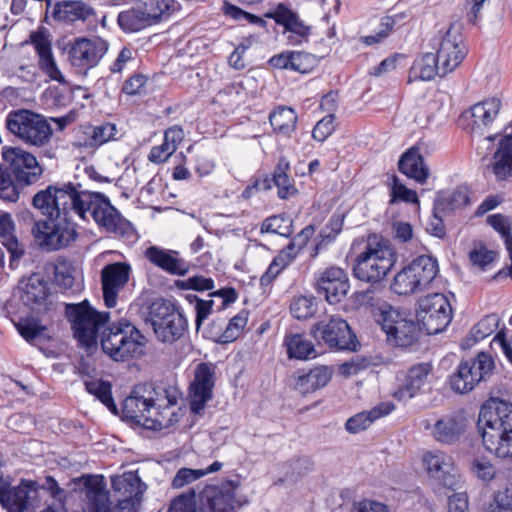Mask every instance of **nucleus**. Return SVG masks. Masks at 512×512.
Returning <instances> with one entry per match:
<instances>
[{
  "label": "nucleus",
  "instance_id": "1",
  "mask_svg": "<svg viewBox=\"0 0 512 512\" xmlns=\"http://www.w3.org/2000/svg\"><path fill=\"white\" fill-rule=\"evenodd\" d=\"M32 205L46 217L36 221L32 228L36 242L46 251L66 248L77 239L75 217L86 220L91 215L100 227L115 234H124L128 226L107 196L71 181L51 184L38 191Z\"/></svg>",
  "mask_w": 512,
  "mask_h": 512
},
{
  "label": "nucleus",
  "instance_id": "2",
  "mask_svg": "<svg viewBox=\"0 0 512 512\" xmlns=\"http://www.w3.org/2000/svg\"><path fill=\"white\" fill-rule=\"evenodd\" d=\"M396 253L390 243L376 234L370 235L365 247L353 263V275L360 281L378 283L396 262Z\"/></svg>",
  "mask_w": 512,
  "mask_h": 512
},
{
  "label": "nucleus",
  "instance_id": "3",
  "mask_svg": "<svg viewBox=\"0 0 512 512\" xmlns=\"http://www.w3.org/2000/svg\"><path fill=\"white\" fill-rule=\"evenodd\" d=\"M101 346L114 361H126L143 354L145 337L130 321L121 319L103 331Z\"/></svg>",
  "mask_w": 512,
  "mask_h": 512
},
{
  "label": "nucleus",
  "instance_id": "4",
  "mask_svg": "<svg viewBox=\"0 0 512 512\" xmlns=\"http://www.w3.org/2000/svg\"><path fill=\"white\" fill-rule=\"evenodd\" d=\"M5 123L7 130L27 145L43 147L53 135L47 119L27 109L10 111Z\"/></svg>",
  "mask_w": 512,
  "mask_h": 512
},
{
  "label": "nucleus",
  "instance_id": "5",
  "mask_svg": "<svg viewBox=\"0 0 512 512\" xmlns=\"http://www.w3.org/2000/svg\"><path fill=\"white\" fill-rule=\"evenodd\" d=\"M147 321L151 323L157 339L173 344L185 333L188 323L184 315L168 300L157 299L149 306Z\"/></svg>",
  "mask_w": 512,
  "mask_h": 512
},
{
  "label": "nucleus",
  "instance_id": "6",
  "mask_svg": "<svg viewBox=\"0 0 512 512\" xmlns=\"http://www.w3.org/2000/svg\"><path fill=\"white\" fill-rule=\"evenodd\" d=\"M65 314L71 323L74 337L82 346L87 347L96 343L99 329L109 317V313L98 312L87 300L77 304H67Z\"/></svg>",
  "mask_w": 512,
  "mask_h": 512
},
{
  "label": "nucleus",
  "instance_id": "7",
  "mask_svg": "<svg viewBox=\"0 0 512 512\" xmlns=\"http://www.w3.org/2000/svg\"><path fill=\"white\" fill-rule=\"evenodd\" d=\"M494 366L492 356L486 352H480L475 358L462 361L449 377L451 389L459 394L472 391L477 384L492 374Z\"/></svg>",
  "mask_w": 512,
  "mask_h": 512
},
{
  "label": "nucleus",
  "instance_id": "8",
  "mask_svg": "<svg viewBox=\"0 0 512 512\" xmlns=\"http://www.w3.org/2000/svg\"><path fill=\"white\" fill-rule=\"evenodd\" d=\"M377 322L387 335L389 342L396 346L407 347L419 337L420 327L413 318L391 306L381 309Z\"/></svg>",
  "mask_w": 512,
  "mask_h": 512
},
{
  "label": "nucleus",
  "instance_id": "9",
  "mask_svg": "<svg viewBox=\"0 0 512 512\" xmlns=\"http://www.w3.org/2000/svg\"><path fill=\"white\" fill-rule=\"evenodd\" d=\"M417 320L429 335H435L450 324L452 308L447 297L442 293H433L418 300Z\"/></svg>",
  "mask_w": 512,
  "mask_h": 512
},
{
  "label": "nucleus",
  "instance_id": "10",
  "mask_svg": "<svg viewBox=\"0 0 512 512\" xmlns=\"http://www.w3.org/2000/svg\"><path fill=\"white\" fill-rule=\"evenodd\" d=\"M313 337L334 350L354 351L357 347L356 336L347 321L339 316H329L315 323L311 328Z\"/></svg>",
  "mask_w": 512,
  "mask_h": 512
},
{
  "label": "nucleus",
  "instance_id": "11",
  "mask_svg": "<svg viewBox=\"0 0 512 512\" xmlns=\"http://www.w3.org/2000/svg\"><path fill=\"white\" fill-rule=\"evenodd\" d=\"M168 410L158 411L151 399L135 393L128 396L122 404V412L127 419L151 430H161L169 426L171 419L167 417L170 414Z\"/></svg>",
  "mask_w": 512,
  "mask_h": 512
},
{
  "label": "nucleus",
  "instance_id": "12",
  "mask_svg": "<svg viewBox=\"0 0 512 512\" xmlns=\"http://www.w3.org/2000/svg\"><path fill=\"white\" fill-rule=\"evenodd\" d=\"M478 429L482 441L492 443V438L500 433L512 430V403L505 400H494L481 407L478 418Z\"/></svg>",
  "mask_w": 512,
  "mask_h": 512
},
{
  "label": "nucleus",
  "instance_id": "13",
  "mask_svg": "<svg viewBox=\"0 0 512 512\" xmlns=\"http://www.w3.org/2000/svg\"><path fill=\"white\" fill-rule=\"evenodd\" d=\"M82 481L87 512H137V501L117 500L118 504L111 508L103 476L88 475L82 477Z\"/></svg>",
  "mask_w": 512,
  "mask_h": 512
},
{
  "label": "nucleus",
  "instance_id": "14",
  "mask_svg": "<svg viewBox=\"0 0 512 512\" xmlns=\"http://www.w3.org/2000/svg\"><path fill=\"white\" fill-rule=\"evenodd\" d=\"M109 50V43L98 36L75 38L69 49L73 67L88 70L96 67Z\"/></svg>",
  "mask_w": 512,
  "mask_h": 512
},
{
  "label": "nucleus",
  "instance_id": "15",
  "mask_svg": "<svg viewBox=\"0 0 512 512\" xmlns=\"http://www.w3.org/2000/svg\"><path fill=\"white\" fill-rule=\"evenodd\" d=\"M2 157L15 179L23 185L36 183L43 173L36 157L22 148L4 146Z\"/></svg>",
  "mask_w": 512,
  "mask_h": 512
},
{
  "label": "nucleus",
  "instance_id": "16",
  "mask_svg": "<svg viewBox=\"0 0 512 512\" xmlns=\"http://www.w3.org/2000/svg\"><path fill=\"white\" fill-rule=\"evenodd\" d=\"M501 107L497 98H490L464 111L459 123L474 136H485L496 120Z\"/></svg>",
  "mask_w": 512,
  "mask_h": 512
},
{
  "label": "nucleus",
  "instance_id": "17",
  "mask_svg": "<svg viewBox=\"0 0 512 512\" xmlns=\"http://www.w3.org/2000/svg\"><path fill=\"white\" fill-rule=\"evenodd\" d=\"M265 16L273 19L276 24L283 26L282 36L285 38L287 45L299 46L308 42L311 27L305 24L299 15L287 5L279 3Z\"/></svg>",
  "mask_w": 512,
  "mask_h": 512
},
{
  "label": "nucleus",
  "instance_id": "18",
  "mask_svg": "<svg viewBox=\"0 0 512 512\" xmlns=\"http://www.w3.org/2000/svg\"><path fill=\"white\" fill-rule=\"evenodd\" d=\"M215 386V369L207 363H200L195 369L194 379L190 383L188 402L190 411L200 415L212 399Z\"/></svg>",
  "mask_w": 512,
  "mask_h": 512
},
{
  "label": "nucleus",
  "instance_id": "19",
  "mask_svg": "<svg viewBox=\"0 0 512 512\" xmlns=\"http://www.w3.org/2000/svg\"><path fill=\"white\" fill-rule=\"evenodd\" d=\"M468 424L465 412L457 410L440 416L433 424L426 421L424 428L437 442L453 444L465 433Z\"/></svg>",
  "mask_w": 512,
  "mask_h": 512
},
{
  "label": "nucleus",
  "instance_id": "20",
  "mask_svg": "<svg viewBox=\"0 0 512 512\" xmlns=\"http://www.w3.org/2000/svg\"><path fill=\"white\" fill-rule=\"evenodd\" d=\"M467 54L463 35L455 26H451L438 42L437 57L444 73L454 71Z\"/></svg>",
  "mask_w": 512,
  "mask_h": 512
},
{
  "label": "nucleus",
  "instance_id": "21",
  "mask_svg": "<svg viewBox=\"0 0 512 512\" xmlns=\"http://www.w3.org/2000/svg\"><path fill=\"white\" fill-rule=\"evenodd\" d=\"M423 464L430 478L440 486L455 489L460 476L455 468L453 458L445 452L429 451L423 456Z\"/></svg>",
  "mask_w": 512,
  "mask_h": 512
},
{
  "label": "nucleus",
  "instance_id": "22",
  "mask_svg": "<svg viewBox=\"0 0 512 512\" xmlns=\"http://www.w3.org/2000/svg\"><path fill=\"white\" fill-rule=\"evenodd\" d=\"M38 495V484L22 480L18 486L0 487V503L7 512H31Z\"/></svg>",
  "mask_w": 512,
  "mask_h": 512
},
{
  "label": "nucleus",
  "instance_id": "23",
  "mask_svg": "<svg viewBox=\"0 0 512 512\" xmlns=\"http://www.w3.org/2000/svg\"><path fill=\"white\" fill-rule=\"evenodd\" d=\"M132 268L126 262L110 263L101 271V283L105 305L113 308L117 305L119 293L127 285Z\"/></svg>",
  "mask_w": 512,
  "mask_h": 512
},
{
  "label": "nucleus",
  "instance_id": "24",
  "mask_svg": "<svg viewBox=\"0 0 512 512\" xmlns=\"http://www.w3.org/2000/svg\"><path fill=\"white\" fill-rule=\"evenodd\" d=\"M349 288L348 275L339 267L326 268L317 277V292L330 304L339 303L347 295Z\"/></svg>",
  "mask_w": 512,
  "mask_h": 512
},
{
  "label": "nucleus",
  "instance_id": "25",
  "mask_svg": "<svg viewBox=\"0 0 512 512\" xmlns=\"http://www.w3.org/2000/svg\"><path fill=\"white\" fill-rule=\"evenodd\" d=\"M21 302L32 311L40 312L47 307L50 295L49 282L41 273L23 277L18 285Z\"/></svg>",
  "mask_w": 512,
  "mask_h": 512
},
{
  "label": "nucleus",
  "instance_id": "26",
  "mask_svg": "<svg viewBox=\"0 0 512 512\" xmlns=\"http://www.w3.org/2000/svg\"><path fill=\"white\" fill-rule=\"evenodd\" d=\"M30 43L34 46L38 56V66L40 70L49 77L50 80L59 83H65V77L57 66L52 52V43L50 35L45 28H40L30 34Z\"/></svg>",
  "mask_w": 512,
  "mask_h": 512
},
{
  "label": "nucleus",
  "instance_id": "27",
  "mask_svg": "<svg viewBox=\"0 0 512 512\" xmlns=\"http://www.w3.org/2000/svg\"><path fill=\"white\" fill-rule=\"evenodd\" d=\"M51 15L60 22L72 24L81 21L93 27L99 21L95 9L82 1H59L54 4Z\"/></svg>",
  "mask_w": 512,
  "mask_h": 512
},
{
  "label": "nucleus",
  "instance_id": "28",
  "mask_svg": "<svg viewBox=\"0 0 512 512\" xmlns=\"http://www.w3.org/2000/svg\"><path fill=\"white\" fill-rule=\"evenodd\" d=\"M432 369V365L428 362L411 366L404 382L394 391L393 396L399 401H408L422 393Z\"/></svg>",
  "mask_w": 512,
  "mask_h": 512
},
{
  "label": "nucleus",
  "instance_id": "29",
  "mask_svg": "<svg viewBox=\"0 0 512 512\" xmlns=\"http://www.w3.org/2000/svg\"><path fill=\"white\" fill-rule=\"evenodd\" d=\"M116 133V126L111 123H103L97 126L87 125L79 129L73 145L77 148L95 151L100 146L113 140Z\"/></svg>",
  "mask_w": 512,
  "mask_h": 512
},
{
  "label": "nucleus",
  "instance_id": "30",
  "mask_svg": "<svg viewBox=\"0 0 512 512\" xmlns=\"http://www.w3.org/2000/svg\"><path fill=\"white\" fill-rule=\"evenodd\" d=\"M144 254L153 265L169 274L184 276L189 270L188 263L179 257L178 251L150 246Z\"/></svg>",
  "mask_w": 512,
  "mask_h": 512
},
{
  "label": "nucleus",
  "instance_id": "31",
  "mask_svg": "<svg viewBox=\"0 0 512 512\" xmlns=\"http://www.w3.org/2000/svg\"><path fill=\"white\" fill-rule=\"evenodd\" d=\"M112 489L117 500L137 501L146 490L137 472L129 471L111 477Z\"/></svg>",
  "mask_w": 512,
  "mask_h": 512
},
{
  "label": "nucleus",
  "instance_id": "32",
  "mask_svg": "<svg viewBox=\"0 0 512 512\" xmlns=\"http://www.w3.org/2000/svg\"><path fill=\"white\" fill-rule=\"evenodd\" d=\"M398 169L406 177L420 185L427 183L430 176V169L417 147H411L401 155Z\"/></svg>",
  "mask_w": 512,
  "mask_h": 512
},
{
  "label": "nucleus",
  "instance_id": "33",
  "mask_svg": "<svg viewBox=\"0 0 512 512\" xmlns=\"http://www.w3.org/2000/svg\"><path fill=\"white\" fill-rule=\"evenodd\" d=\"M394 409L395 405L392 402H381L369 411H363L350 417L346 421L345 428L349 433H359L370 427L377 419L389 415Z\"/></svg>",
  "mask_w": 512,
  "mask_h": 512
},
{
  "label": "nucleus",
  "instance_id": "34",
  "mask_svg": "<svg viewBox=\"0 0 512 512\" xmlns=\"http://www.w3.org/2000/svg\"><path fill=\"white\" fill-rule=\"evenodd\" d=\"M333 373L332 367L315 366L309 372L298 376L295 387L303 395L315 392L329 383Z\"/></svg>",
  "mask_w": 512,
  "mask_h": 512
},
{
  "label": "nucleus",
  "instance_id": "35",
  "mask_svg": "<svg viewBox=\"0 0 512 512\" xmlns=\"http://www.w3.org/2000/svg\"><path fill=\"white\" fill-rule=\"evenodd\" d=\"M469 201L468 187L464 185L458 186L453 191L439 192L434 201L433 211H435V213L448 214L466 206Z\"/></svg>",
  "mask_w": 512,
  "mask_h": 512
},
{
  "label": "nucleus",
  "instance_id": "36",
  "mask_svg": "<svg viewBox=\"0 0 512 512\" xmlns=\"http://www.w3.org/2000/svg\"><path fill=\"white\" fill-rule=\"evenodd\" d=\"M492 170L498 180L512 176V135L503 137L493 156Z\"/></svg>",
  "mask_w": 512,
  "mask_h": 512
},
{
  "label": "nucleus",
  "instance_id": "37",
  "mask_svg": "<svg viewBox=\"0 0 512 512\" xmlns=\"http://www.w3.org/2000/svg\"><path fill=\"white\" fill-rule=\"evenodd\" d=\"M409 265L416 276V283L421 291L430 286L439 272L437 260L429 255H421L412 260Z\"/></svg>",
  "mask_w": 512,
  "mask_h": 512
},
{
  "label": "nucleus",
  "instance_id": "38",
  "mask_svg": "<svg viewBox=\"0 0 512 512\" xmlns=\"http://www.w3.org/2000/svg\"><path fill=\"white\" fill-rule=\"evenodd\" d=\"M447 74L442 71L441 63L433 53H425L418 57L410 70V78L423 81H429L436 75L443 77Z\"/></svg>",
  "mask_w": 512,
  "mask_h": 512
},
{
  "label": "nucleus",
  "instance_id": "39",
  "mask_svg": "<svg viewBox=\"0 0 512 512\" xmlns=\"http://www.w3.org/2000/svg\"><path fill=\"white\" fill-rule=\"evenodd\" d=\"M298 116L294 109L279 106L269 115V122L273 131L281 136L290 137L297 126Z\"/></svg>",
  "mask_w": 512,
  "mask_h": 512
},
{
  "label": "nucleus",
  "instance_id": "40",
  "mask_svg": "<svg viewBox=\"0 0 512 512\" xmlns=\"http://www.w3.org/2000/svg\"><path fill=\"white\" fill-rule=\"evenodd\" d=\"M15 225L9 213L0 211V239L10 253L11 264L23 256V249L14 235Z\"/></svg>",
  "mask_w": 512,
  "mask_h": 512
},
{
  "label": "nucleus",
  "instance_id": "41",
  "mask_svg": "<svg viewBox=\"0 0 512 512\" xmlns=\"http://www.w3.org/2000/svg\"><path fill=\"white\" fill-rule=\"evenodd\" d=\"M284 345L290 359L308 360L317 356L313 343L302 334L287 335Z\"/></svg>",
  "mask_w": 512,
  "mask_h": 512
},
{
  "label": "nucleus",
  "instance_id": "42",
  "mask_svg": "<svg viewBox=\"0 0 512 512\" xmlns=\"http://www.w3.org/2000/svg\"><path fill=\"white\" fill-rule=\"evenodd\" d=\"M289 170V161L285 157L279 158L273 172L272 181L278 188V196L281 199H288L297 191L288 175Z\"/></svg>",
  "mask_w": 512,
  "mask_h": 512
},
{
  "label": "nucleus",
  "instance_id": "43",
  "mask_svg": "<svg viewBox=\"0 0 512 512\" xmlns=\"http://www.w3.org/2000/svg\"><path fill=\"white\" fill-rule=\"evenodd\" d=\"M138 3L153 24L168 19L176 10L175 0H138Z\"/></svg>",
  "mask_w": 512,
  "mask_h": 512
},
{
  "label": "nucleus",
  "instance_id": "44",
  "mask_svg": "<svg viewBox=\"0 0 512 512\" xmlns=\"http://www.w3.org/2000/svg\"><path fill=\"white\" fill-rule=\"evenodd\" d=\"M144 12L139 3L134 8L120 12L117 19L119 26L126 32H136L153 24Z\"/></svg>",
  "mask_w": 512,
  "mask_h": 512
},
{
  "label": "nucleus",
  "instance_id": "45",
  "mask_svg": "<svg viewBox=\"0 0 512 512\" xmlns=\"http://www.w3.org/2000/svg\"><path fill=\"white\" fill-rule=\"evenodd\" d=\"M222 467H223L222 462L215 461L205 469L181 468L176 473V475L172 481V486L174 488H182L186 484H189L195 480H198L208 474L220 471L222 469Z\"/></svg>",
  "mask_w": 512,
  "mask_h": 512
},
{
  "label": "nucleus",
  "instance_id": "46",
  "mask_svg": "<svg viewBox=\"0 0 512 512\" xmlns=\"http://www.w3.org/2000/svg\"><path fill=\"white\" fill-rule=\"evenodd\" d=\"M416 281V276L408 264L395 275L391 284V288L398 295H410L418 293L421 292V290Z\"/></svg>",
  "mask_w": 512,
  "mask_h": 512
},
{
  "label": "nucleus",
  "instance_id": "47",
  "mask_svg": "<svg viewBox=\"0 0 512 512\" xmlns=\"http://www.w3.org/2000/svg\"><path fill=\"white\" fill-rule=\"evenodd\" d=\"M22 182L13 177L8 168L0 163V199L7 202H16L19 199Z\"/></svg>",
  "mask_w": 512,
  "mask_h": 512
},
{
  "label": "nucleus",
  "instance_id": "48",
  "mask_svg": "<svg viewBox=\"0 0 512 512\" xmlns=\"http://www.w3.org/2000/svg\"><path fill=\"white\" fill-rule=\"evenodd\" d=\"M487 223L497 231L503 238L505 247L509 253L511 265L509 267L508 275L512 277V234L511 223L507 216L500 213L488 216Z\"/></svg>",
  "mask_w": 512,
  "mask_h": 512
},
{
  "label": "nucleus",
  "instance_id": "49",
  "mask_svg": "<svg viewBox=\"0 0 512 512\" xmlns=\"http://www.w3.org/2000/svg\"><path fill=\"white\" fill-rule=\"evenodd\" d=\"M485 449L500 459L512 461V430L500 433L499 437L492 438V443L482 441Z\"/></svg>",
  "mask_w": 512,
  "mask_h": 512
},
{
  "label": "nucleus",
  "instance_id": "50",
  "mask_svg": "<svg viewBox=\"0 0 512 512\" xmlns=\"http://www.w3.org/2000/svg\"><path fill=\"white\" fill-rule=\"evenodd\" d=\"M248 321V314L246 311H241L233 318L223 330L222 325L219 326L218 341L221 343H229L236 340L241 334Z\"/></svg>",
  "mask_w": 512,
  "mask_h": 512
},
{
  "label": "nucleus",
  "instance_id": "51",
  "mask_svg": "<svg viewBox=\"0 0 512 512\" xmlns=\"http://www.w3.org/2000/svg\"><path fill=\"white\" fill-rule=\"evenodd\" d=\"M86 390L99 399L112 413H117V406L112 397V388L108 382L90 380L85 382Z\"/></svg>",
  "mask_w": 512,
  "mask_h": 512
},
{
  "label": "nucleus",
  "instance_id": "52",
  "mask_svg": "<svg viewBox=\"0 0 512 512\" xmlns=\"http://www.w3.org/2000/svg\"><path fill=\"white\" fill-rule=\"evenodd\" d=\"M260 232L289 237L293 232L292 220L284 214L270 216L262 222Z\"/></svg>",
  "mask_w": 512,
  "mask_h": 512
},
{
  "label": "nucleus",
  "instance_id": "53",
  "mask_svg": "<svg viewBox=\"0 0 512 512\" xmlns=\"http://www.w3.org/2000/svg\"><path fill=\"white\" fill-rule=\"evenodd\" d=\"M500 319L496 314H489L482 318L471 330L475 342L485 339L497 330Z\"/></svg>",
  "mask_w": 512,
  "mask_h": 512
},
{
  "label": "nucleus",
  "instance_id": "54",
  "mask_svg": "<svg viewBox=\"0 0 512 512\" xmlns=\"http://www.w3.org/2000/svg\"><path fill=\"white\" fill-rule=\"evenodd\" d=\"M222 11L226 16H228L231 19L236 20V21H240V22L246 21L248 23H251V24H254V25H257L260 27H265V25H266V21L264 19H262L261 17L251 14L249 12H246L243 9L239 8L238 6L230 4L227 1L223 2Z\"/></svg>",
  "mask_w": 512,
  "mask_h": 512
},
{
  "label": "nucleus",
  "instance_id": "55",
  "mask_svg": "<svg viewBox=\"0 0 512 512\" xmlns=\"http://www.w3.org/2000/svg\"><path fill=\"white\" fill-rule=\"evenodd\" d=\"M316 310L313 297L300 296L295 298L290 305V312L296 319L302 320L311 317Z\"/></svg>",
  "mask_w": 512,
  "mask_h": 512
},
{
  "label": "nucleus",
  "instance_id": "56",
  "mask_svg": "<svg viewBox=\"0 0 512 512\" xmlns=\"http://www.w3.org/2000/svg\"><path fill=\"white\" fill-rule=\"evenodd\" d=\"M390 203L403 201L406 203H418V197L415 191L408 189L404 184L400 183L396 176L393 177V185L390 191Z\"/></svg>",
  "mask_w": 512,
  "mask_h": 512
},
{
  "label": "nucleus",
  "instance_id": "57",
  "mask_svg": "<svg viewBox=\"0 0 512 512\" xmlns=\"http://www.w3.org/2000/svg\"><path fill=\"white\" fill-rule=\"evenodd\" d=\"M291 70L308 73L316 64L315 56L302 51H292Z\"/></svg>",
  "mask_w": 512,
  "mask_h": 512
},
{
  "label": "nucleus",
  "instance_id": "58",
  "mask_svg": "<svg viewBox=\"0 0 512 512\" xmlns=\"http://www.w3.org/2000/svg\"><path fill=\"white\" fill-rule=\"evenodd\" d=\"M334 114H328L319 120L313 128L312 137L318 142H324L335 131Z\"/></svg>",
  "mask_w": 512,
  "mask_h": 512
},
{
  "label": "nucleus",
  "instance_id": "59",
  "mask_svg": "<svg viewBox=\"0 0 512 512\" xmlns=\"http://www.w3.org/2000/svg\"><path fill=\"white\" fill-rule=\"evenodd\" d=\"M195 492L184 493L175 498L168 512H196Z\"/></svg>",
  "mask_w": 512,
  "mask_h": 512
},
{
  "label": "nucleus",
  "instance_id": "60",
  "mask_svg": "<svg viewBox=\"0 0 512 512\" xmlns=\"http://www.w3.org/2000/svg\"><path fill=\"white\" fill-rule=\"evenodd\" d=\"M241 486L240 476H236L234 479H227L221 482L218 488L213 489L216 494L220 497L235 504L236 491Z\"/></svg>",
  "mask_w": 512,
  "mask_h": 512
},
{
  "label": "nucleus",
  "instance_id": "61",
  "mask_svg": "<svg viewBox=\"0 0 512 512\" xmlns=\"http://www.w3.org/2000/svg\"><path fill=\"white\" fill-rule=\"evenodd\" d=\"M205 512H235V506L214 491L207 494Z\"/></svg>",
  "mask_w": 512,
  "mask_h": 512
},
{
  "label": "nucleus",
  "instance_id": "62",
  "mask_svg": "<svg viewBox=\"0 0 512 512\" xmlns=\"http://www.w3.org/2000/svg\"><path fill=\"white\" fill-rule=\"evenodd\" d=\"M469 258L474 266L485 270L494 261L495 253L485 248L474 249L469 253Z\"/></svg>",
  "mask_w": 512,
  "mask_h": 512
},
{
  "label": "nucleus",
  "instance_id": "63",
  "mask_svg": "<svg viewBox=\"0 0 512 512\" xmlns=\"http://www.w3.org/2000/svg\"><path fill=\"white\" fill-rule=\"evenodd\" d=\"M17 330L19 334L29 343H33L38 337H40L44 332V327L32 323L25 322L19 323L17 325Z\"/></svg>",
  "mask_w": 512,
  "mask_h": 512
},
{
  "label": "nucleus",
  "instance_id": "64",
  "mask_svg": "<svg viewBox=\"0 0 512 512\" xmlns=\"http://www.w3.org/2000/svg\"><path fill=\"white\" fill-rule=\"evenodd\" d=\"M176 151L169 143L163 140L159 146H154L149 153V160L153 163H164Z\"/></svg>",
  "mask_w": 512,
  "mask_h": 512
}]
</instances>
